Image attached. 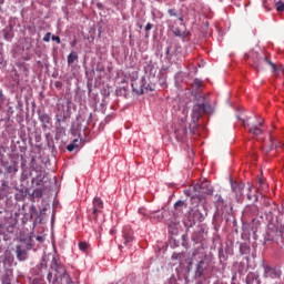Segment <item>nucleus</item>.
<instances>
[{
	"label": "nucleus",
	"mask_w": 284,
	"mask_h": 284,
	"mask_svg": "<svg viewBox=\"0 0 284 284\" xmlns=\"http://www.w3.org/2000/svg\"><path fill=\"white\" fill-rule=\"evenodd\" d=\"M243 125H244V128L246 126L245 121H243Z\"/></svg>",
	"instance_id": "nucleus-40"
},
{
	"label": "nucleus",
	"mask_w": 284,
	"mask_h": 284,
	"mask_svg": "<svg viewBox=\"0 0 284 284\" xmlns=\"http://www.w3.org/2000/svg\"><path fill=\"white\" fill-rule=\"evenodd\" d=\"M51 37H52V33H50V32L45 33V36L43 37V41H44L45 43H49Z\"/></svg>",
	"instance_id": "nucleus-26"
},
{
	"label": "nucleus",
	"mask_w": 284,
	"mask_h": 284,
	"mask_svg": "<svg viewBox=\"0 0 284 284\" xmlns=\"http://www.w3.org/2000/svg\"><path fill=\"white\" fill-rule=\"evenodd\" d=\"M174 207H175V210H176L178 212H181V210H183V207H186V205H185V202H183V201H178V202H175Z\"/></svg>",
	"instance_id": "nucleus-22"
},
{
	"label": "nucleus",
	"mask_w": 284,
	"mask_h": 284,
	"mask_svg": "<svg viewBox=\"0 0 284 284\" xmlns=\"http://www.w3.org/2000/svg\"><path fill=\"white\" fill-rule=\"evenodd\" d=\"M252 199H253V197H252V194L248 193V194H247V200H248V201H252Z\"/></svg>",
	"instance_id": "nucleus-36"
},
{
	"label": "nucleus",
	"mask_w": 284,
	"mask_h": 284,
	"mask_svg": "<svg viewBox=\"0 0 284 284\" xmlns=\"http://www.w3.org/2000/svg\"><path fill=\"white\" fill-rule=\"evenodd\" d=\"M205 216H207V210H205V206H193L190 210V217L193 219V221H199V223H203L205 221Z\"/></svg>",
	"instance_id": "nucleus-6"
},
{
	"label": "nucleus",
	"mask_w": 284,
	"mask_h": 284,
	"mask_svg": "<svg viewBox=\"0 0 284 284\" xmlns=\"http://www.w3.org/2000/svg\"><path fill=\"white\" fill-rule=\"evenodd\" d=\"M246 284H261L258 282V275L255 273H248L246 276Z\"/></svg>",
	"instance_id": "nucleus-15"
},
{
	"label": "nucleus",
	"mask_w": 284,
	"mask_h": 284,
	"mask_svg": "<svg viewBox=\"0 0 284 284\" xmlns=\"http://www.w3.org/2000/svg\"><path fill=\"white\" fill-rule=\"evenodd\" d=\"M207 112V109L205 106V103H197L193 106L192 113H191V122L189 124L190 132L194 134L197 125H199V119L203 116Z\"/></svg>",
	"instance_id": "nucleus-2"
},
{
	"label": "nucleus",
	"mask_w": 284,
	"mask_h": 284,
	"mask_svg": "<svg viewBox=\"0 0 284 284\" xmlns=\"http://www.w3.org/2000/svg\"><path fill=\"white\" fill-rule=\"evenodd\" d=\"M263 278H281V271L272 266H264Z\"/></svg>",
	"instance_id": "nucleus-7"
},
{
	"label": "nucleus",
	"mask_w": 284,
	"mask_h": 284,
	"mask_svg": "<svg viewBox=\"0 0 284 284\" xmlns=\"http://www.w3.org/2000/svg\"><path fill=\"white\" fill-rule=\"evenodd\" d=\"M173 33L175 34V37H181V29H179V28H175L174 30H173Z\"/></svg>",
	"instance_id": "nucleus-27"
},
{
	"label": "nucleus",
	"mask_w": 284,
	"mask_h": 284,
	"mask_svg": "<svg viewBox=\"0 0 284 284\" xmlns=\"http://www.w3.org/2000/svg\"><path fill=\"white\" fill-rule=\"evenodd\" d=\"M0 99H3V90L0 89Z\"/></svg>",
	"instance_id": "nucleus-35"
},
{
	"label": "nucleus",
	"mask_w": 284,
	"mask_h": 284,
	"mask_svg": "<svg viewBox=\"0 0 284 284\" xmlns=\"http://www.w3.org/2000/svg\"><path fill=\"white\" fill-rule=\"evenodd\" d=\"M38 116H39V121H40V123H42L43 128H48V125H50V121H52V119L50 118V115L48 113L39 112Z\"/></svg>",
	"instance_id": "nucleus-12"
},
{
	"label": "nucleus",
	"mask_w": 284,
	"mask_h": 284,
	"mask_svg": "<svg viewBox=\"0 0 284 284\" xmlns=\"http://www.w3.org/2000/svg\"><path fill=\"white\" fill-rule=\"evenodd\" d=\"M103 213V202L100 197L93 199L92 207L88 209V219L94 225H99V215Z\"/></svg>",
	"instance_id": "nucleus-4"
},
{
	"label": "nucleus",
	"mask_w": 284,
	"mask_h": 284,
	"mask_svg": "<svg viewBox=\"0 0 284 284\" xmlns=\"http://www.w3.org/2000/svg\"><path fill=\"white\" fill-rule=\"evenodd\" d=\"M205 272V261H200L196 265L195 274L199 278L203 276V273Z\"/></svg>",
	"instance_id": "nucleus-14"
},
{
	"label": "nucleus",
	"mask_w": 284,
	"mask_h": 284,
	"mask_svg": "<svg viewBox=\"0 0 284 284\" xmlns=\"http://www.w3.org/2000/svg\"><path fill=\"white\" fill-rule=\"evenodd\" d=\"M150 30H152V23H148L146 26H145V31L146 32H150Z\"/></svg>",
	"instance_id": "nucleus-29"
},
{
	"label": "nucleus",
	"mask_w": 284,
	"mask_h": 284,
	"mask_svg": "<svg viewBox=\"0 0 284 284\" xmlns=\"http://www.w3.org/2000/svg\"><path fill=\"white\" fill-rule=\"evenodd\" d=\"M18 261H28V250L22 248L20 245L16 247Z\"/></svg>",
	"instance_id": "nucleus-11"
},
{
	"label": "nucleus",
	"mask_w": 284,
	"mask_h": 284,
	"mask_svg": "<svg viewBox=\"0 0 284 284\" xmlns=\"http://www.w3.org/2000/svg\"><path fill=\"white\" fill-rule=\"evenodd\" d=\"M200 194L191 199L192 203H201L205 196H212L213 190L210 187V182L205 181L200 184Z\"/></svg>",
	"instance_id": "nucleus-5"
},
{
	"label": "nucleus",
	"mask_w": 284,
	"mask_h": 284,
	"mask_svg": "<svg viewBox=\"0 0 284 284\" xmlns=\"http://www.w3.org/2000/svg\"><path fill=\"white\" fill-rule=\"evenodd\" d=\"M72 45H73V47L77 45V41H74V42L72 43Z\"/></svg>",
	"instance_id": "nucleus-39"
},
{
	"label": "nucleus",
	"mask_w": 284,
	"mask_h": 284,
	"mask_svg": "<svg viewBox=\"0 0 284 284\" xmlns=\"http://www.w3.org/2000/svg\"><path fill=\"white\" fill-rule=\"evenodd\" d=\"M174 134L176 141H183V139H185V135L187 134V126H185L184 123L179 124L178 126H175Z\"/></svg>",
	"instance_id": "nucleus-8"
},
{
	"label": "nucleus",
	"mask_w": 284,
	"mask_h": 284,
	"mask_svg": "<svg viewBox=\"0 0 284 284\" xmlns=\"http://www.w3.org/2000/svg\"><path fill=\"white\" fill-rule=\"evenodd\" d=\"M2 284H12V280H10V274L6 273L2 276Z\"/></svg>",
	"instance_id": "nucleus-24"
},
{
	"label": "nucleus",
	"mask_w": 284,
	"mask_h": 284,
	"mask_svg": "<svg viewBox=\"0 0 284 284\" xmlns=\"http://www.w3.org/2000/svg\"><path fill=\"white\" fill-rule=\"evenodd\" d=\"M231 187H232V191L235 193L236 199H242L243 190H245V183L232 182Z\"/></svg>",
	"instance_id": "nucleus-9"
},
{
	"label": "nucleus",
	"mask_w": 284,
	"mask_h": 284,
	"mask_svg": "<svg viewBox=\"0 0 284 284\" xmlns=\"http://www.w3.org/2000/svg\"><path fill=\"white\" fill-rule=\"evenodd\" d=\"M41 266H43V262H41V264H40Z\"/></svg>",
	"instance_id": "nucleus-42"
},
{
	"label": "nucleus",
	"mask_w": 284,
	"mask_h": 284,
	"mask_svg": "<svg viewBox=\"0 0 284 284\" xmlns=\"http://www.w3.org/2000/svg\"><path fill=\"white\" fill-rule=\"evenodd\" d=\"M17 172H19V165H17V162L7 166V174H17Z\"/></svg>",
	"instance_id": "nucleus-18"
},
{
	"label": "nucleus",
	"mask_w": 284,
	"mask_h": 284,
	"mask_svg": "<svg viewBox=\"0 0 284 284\" xmlns=\"http://www.w3.org/2000/svg\"><path fill=\"white\" fill-rule=\"evenodd\" d=\"M3 234V224H0V236Z\"/></svg>",
	"instance_id": "nucleus-34"
},
{
	"label": "nucleus",
	"mask_w": 284,
	"mask_h": 284,
	"mask_svg": "<svg viewBox=\"0 0 284 284\" xmlns=\"http://www.w3.org/2000/svg\"><path fill=\"white\" fill-rule=\"evenodd\" d=\"M4 39L6 41H12L14 39V32L12 30L4 31Z\"/></svg>",
	"instance_id": "nucleus-21"
},
{
	"label": "nucleus",
	"mask_w": 284,
	"mask_h": 284,
	"mask_svg": "<svg viewBox=\"0 0 284 284\" xmlns=\"http://www.w3.org/2000/svg\"><path fill=\"white\" fill-rule=\"evenodd\" d=\"M98 8H101V4H100V3L98 4Z\"/></svg>",
	"instance_id": "nucleus-41"
},
{
	"label": "nucleus",
	"mask_w": 284,
	"mask_h": 284,
	"mask_svg": "<svg viewBox=\"0 0 284 284\" xmlns=\"http://www.w3.org/2000/svg\"><path fill=\"white\" fill-rule=\"evenodd\" d=\"M258 183H260V185H263V180H262V178L258 179Z\"/></svg>",
	"instance_id": "nucleus-37"
},
{
	"label": "nucleus",
	"mask_w": 284,
	"mask_h": 284,
	"mask_svg": "<svg viewBox=\"0 0 284 284\" xmlns=\"http://www.w3.org/2000/svg\"><path fill=\"white\" fill-rule=\"evenodd\" d=\"M195 85H196L197 88H201V85H203V83H202L201 81H199V80H195Z\"/></svg>",
	"instance_id": "nucleus-31"
},
{
	"label": "nucleus",
	"mask_w": 284,
	"mask_h": 284,
	"mask_svg": "<svg viewBox=\"0 0 284 284\" xmlns=\"http://www.w3.org/2000/svg\"><path fill=\"white\" fill-rule=\"evenodd\" d=\"M123 240L126 247H132V242L134 241V233L132 231H123Z\"/></svg>",
	"instance_id": "nucleus-10"
},
{
	"label": "nucleus",
	"mask_w": 284,
	"mask_h": 284,
	"mask_svg": "<svg viewBox=\"0 0 284 284\" xmlns=\"http://www.w3.org/2000/svg\"><path fill=\"white\" fill-rule=\"evenodd\" d=\"M50 267L51 270H54L55 275L53 277L52 273H48L47 281H49V283H54V281H59V275L63 276V280H65L67 284L71 283L70 276L65 274V267L61 263H59V257H52Z\"/></svg>",
	"instance_id": "nucleus-1"
},
{
	"label": "nucleus",
	"mask_w": 284,
	"mask_h": 284,
	"mask_svg": "<svg viewBox=\"0 0 284 284\" xmlns=\"http://www.w3.org/2000/svg\"><path fill=\"white\" fill-rule=\"evenodd\" d=\"M54 85H55V88L61 89V88L63 87V83L57 81V82L54 83Z\"/></svg>",
	"instance_id": "nucleus-30"
},
{
	"label": "nucleus",
	"mask_w": 284,
	"mask_h": 284,
	"mask_svg": "<svg viewBox=\"0 0 284 284\" xmlns=\"http://www.w3.org/2000/svg\"><path fill=\"white\" fill-rule=\"evenodd\" d=\"M77 59H79V53H77L75 51H72L68 58H67V61H68V64L69 65H72V63H74V61H77Z\"/></svg>",
	"instance_id": "nucleus-17"
},
{
	"label": "nucleus",
	"mask_w": 284,
	"mask_h": 284,
	"mask_svg": "<svg viewBox=\"0 0 284 284\" xmlns=\"http://www.w3.org/2000/svg\"><path fill=\"white\" fill-rule=\"evenodd\" d=\"M89 247H90V244H88V242H80L79 243V250H81V252L88 251Z\"/></svg>",
	"instance_id": "nucleus-23"
},
{
	"label": "nucleus",
	"mask_w": 284,
	"mask_h": 284,
	"mask_svg": "<svg viewBox=\"0 0 284 284\" xmlns=\"http://www.w3.org/2000/svg\"><path fill=\"white\" fill-rule=\"evenodd\" d=\"M168 14L169 17H175L181 23H183L184 21L183 16H179V12L176 11V9H169Z\"/></svg>",
	"instance_id": "nucleus-16"
},
{
	"label": "nucleus",
	"mask_w": 284,
	"mask_h": 284,
	"mask_svg": "<svg viewBox=\"0 0 284 284\" xmlns=\"http://www.w3.org/2000/svg\"><path fill=\"white\" fill-rule=\"evenodd\" d=\"M133 91L136 92V94H143V89L136 91V89L133 88Z\"/></svg>",
	"instance_id": "nucleus-32"
},
{
	"label": "nucleus",
	"mask_w": 284,
	"mask_h": 284,
	"mask_svg": "<svg viewBox=\"0 0 284 284\" xmlns=\"http://www.w3.org/2000/svg\"><path fill=\"white\" fill-rule=\"evenodd\" d=\"M275 6H276L277 12H284V2L283 1L276 2Z\"/></svg>",
	"instance_id": "nucleus-25"
},
{
	"label": "nucleus",
	"mask_w": 284,
	"mask_h": 284,
	"mask_svg": "<svg viewBox=\"0 0 284 284\" xmlns=\"http://www.w3.org/2000/svg\"><path fill=\"white\" fill-rule=\"evenodd\" d=\"M51 39H52V41H55L57 43H61V38H59V36H52Z\"/></svg>",
	"instance_id": "nucleus-28"
},
{
	"label": "nucleus",
	"mask_w": 284,
	"mask_h": 284,
	"mask_svg": "<svg viewBox=\"0 0 284 284\" xmlns=\"http://www.w3.org/2000/svg\"><path fill=\"white\" fill-rule=\"evenodd\" d=\"M263 123H258V125H253L250 128L248 132L253 135V136H261V134H263Z\"/></svg>",
	"instance_id": "nucleus-13"
},
{
	"label": "nucleus",
	"mask_w": 284,
	"mask_h": 284,
	"mask_svg": "<svg viewBox=\"0 0 284 284\" xmlns=\"http://www.w3.org/2000/svg\"><path fill=\"white\" fill-rule=\"evenodd\" d=\"M255 57L253 68H255L257 72H263L266 65L271 67L272 72H278V68L274 64V62H272V60H270V57L266 54L260 55L258 53H255Z\"/></svg>",
	"instance_id": "nucleus-3"
},
{
	"label": "nucleus",
	"mask_w": 284,
	"mask_h": 284,
	"mask_svg": "<svg viewBox=\"0 0 284 284\" xmlns=\"http://www.w3.org/2000/svg\"><path fill=\"white\" fill-rule=\"evenodd\" d=\"M79 148V139H74L71 144L67 146L68 152H74Z\"/></svg>",
	"instance_id": "nucleus-19"
},
{
	"label": "nucleus",
	"mask_w": 284,
	"mask_h": 284,
	"mask_svg": "<svg viewBox=\"0 0 284 284\" xmlns=\"http://www.w3.org/2000/svg\"><path fill=\"white\" fill-rule=\"evenodd\" d=\"M252 191V185H248V192H251Z\"/></svg>",
	"instance_id": "nucleus-38"
},
{
	"label": "nucleus",
	"mask_w": 284,
	"mask_h": 284,
	"mask_svg": "<svg viewBox=\"0 0 284 284\" xmlns=\"http://www.w3.org/2000/svg\"><path fill=\"white\" fill-rule=\"evenodd\" d=\"M271 143H272V145H271V149L270 150H272V149H282L283 150V148H284V142H274V139H272L271 138Z\"/></svg>",
	"instance_id": "nucleus-20"
},
{
	"label": "nucleus",
	"mask_w": 284,
	"mask_h": 284,
	"mask_svg": "<svg viewBox=\"0 0 284 284\" xmlns=\"http://www.w3.org/2000/svg\"><path fill=\"white\" fill-rule=\"evenodd\" d=\"M34 212H37V206L32 205L31 206V214H34Z\"/></svg>",
	"instance_id": "nucleus-33"
}]
</instances>
